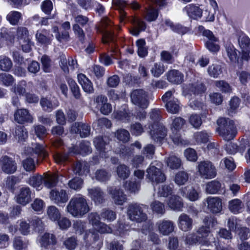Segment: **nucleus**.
Segmentation results:
<instances>
[{
	"label": "nucleus",
	"mask_w": 250,
	"mask_h": 250,
	"mask_svg": "<svg viewBox=\"0 0 250 250\" xmlns=\"http://www.w3.org/2000/svg\"><path fill=\"white\" fill-rule=\"evenodd\" d=\"M108 193L111 195L112 199L115 204L122 205L126 202V195L122 189L111 188L108 189Z\"/></svg>",
	"instance_id": "obj_21"
},
{
	"label": "nucleus",
	"mask_w": 250,
	"mask_h": 250,
	"mask_svg": "<svg viewBox=\"0 0 250 250\" xmlns=\"http://www.w3.org/2000/svg\"><path fill=\"white\" fill-rule=\"evenodd\" d=\"M147 177L152 182L158 183L166 180L165 175L159 168L156 167L154 163H151L146 169Z\"/></svg>",
	"instance_id": "obj_12"
},
{
	"label": "nucleus",
	"mask_w": 250,
	"mask_h": 250,
	"mask_svg": "<svg viewBox=\"0 0 250 250\" xmlns=\"http://www.w3.org/2000/svg\"><path fill=\"white\" fill-rule=\"evenodd\" d=\"M78 81L81 85L84 92L91 93L93 92V87L91 81L83 74H79L77 76Z\"/></svg>",
	"instance_id": "obj_35"
},
{
	"label": "nucleus",
	"mask_w": 250,
	"mask_h": 250,
	"mask_svg": "<svg viewBox=\"0 0 250 250\" xmlns=\"http://www.w3.org/2000/svg\"><path fill=\"white\" fill-rule=\"evenodd\" d=\"M238 42L242 53V58L248 61L250 59V39L245 35H241Z\"/></svg>",
	"instance_id": "obj_14"
},
{
	"label": "nucleus",
	"mask_w": 250,
	"mask_h": 250,
	"mask_svg": "<svg viewBox=\"0 0 250 250\" xmlns=\"http://www.w3.org/2000/svg\"><path fill=\"white\" fill-rule=\"evenodd\" d=\"M227 56L230 61L232 63H237L241 65L243 61H245L242 58V53L238 51L231 44H229L226 48Z\"/></svg>",
	"instance_id": "obj_17"
},
{
	"label": "nucleus",
	"mask_w": 250,
	"mask_h": 250,
	"mask_svg": "<svg viewBox=\"0 0 250 250\" xmlns=\"http://www.w3.org/2000/svg\"><path fill=\"white\" fill-rule=\"evenodd\" d=\"M205 90V87L204 85L201 83H197L194 86L192 85L191 86H190L189 88H184V92L187 94L189 93L190 91L193 92L194 94L196 93L199 94L201 92H204Z\"/></svg>",
	"instance_id": "obj_60"
},
{
	"label": "nucleus",
	"mask_w": 250,
	"mask_h": 250,
	"mask_svg": "<svg viewBox=\"0 0 250 250\" xmlns=\"http://www.w3.org/2000/svg\"><path fill=\"white\" fill-rule=\"evenodd\" d=\"M218 125L217 131L225 140L229 141L234 138L237 130L233 122L225 118H220L217 121Z\"/></svg>",
	"instance_id": "obj_3"
},
{
	"label": "nucleus",
	"mask_w": 250,
	"mask_h": 250,
	"mask_svg": "<svg viewBox=\"0 0 250 250\" xmlns=\"http://www.w3.org/2000/svg\"><path fill=\"white\" fill-rule=\"evenodd\" d=\"M90 145V144L89 142L83 141L80 144L79 149L75 147H73L69 149V152L76 154H81L83 155H87L91 152Z\"/></svg>",
	"instance_id": "obj_36"
},
{
	"label": "nucleus",
	"mask_w": 250,
	"mask_h": 250,
	"mask_svg": "<svg viewBox=\"0 0 250 250\" xmlns=\"http://www.w3.org/2000/svg\"><path fill=\"white\" fill-rule=\"evenodd\" d=\"M167 77L169 82L176 84H179L182 82L184 76L179 71L173 70L167 73Z\"/></svg>",
	"instance_id": "obj_39"
},
{
	"label": "nucleus",
	"mask_w": 250,
	"mask_h": 250,
	"mask_svg": "<svg viewBox=\"0 0 250 250\" xmlns=\"http://www.w3.org/2000/svg\"><path fill=\"white\" fill-rule=\"evenodd\" d=\"M159 233L164 236H167L172 233L175 228L174 222L171 220L162 219L156 224Z\"/></svg>",
	"instance_id": "obj_15"
},
{
	"label": "nucleus",
	"mask_w": 250,
	"mask_h": 250,
	"mask_svg": "<svg viewBox=\"0 0 250 250\" xmlns=\"http://www.w3.org/2000/svg\"><path fill=\"white\" fill-rule=\"evenodd\" d=\"M130 226L128 224L119 222L117 228L113 231L116 235L124 236L128 234Z\"/></svg>",
	"instance_id": "obj_50"
},
{
	"label": "nucleus",
	"mask_w": 250,
	"mask_h": 250,
	"mask_svg": "<svg viewBox=\"0 0 250 250\" xmlns=\"http://www.w3.org/2000/svg\"><path fill=\"white\" fill-rule=\"evenodd\" d=\"M214 84L222 92L229 93L232 92L231 87L225 81H216L214 82Z\"/></svg>",
	"instance_id": "obj_54"
},
{
	"label": "nucleus",
	"mask_w": 250,
	"mask_h": 250,
	"mask_svg": "<svg viewBox=\"0 0 250 250\" xmlns=\"http://www.w3.org/2000/svg\"><path fill=\"white\" fill-rule=\"evenodd\" d=\"M177 223L179 229L184 232L188 231L193 228L192 219L184 213L179 216Z\"/></svg>",
	"instance_id": "obj_18"
},
{
	"label": "nucleus",
	"mask_w": 250,
	"mask_h": 250,
	"mask_svg": "<svg viewBox=\"0 0 250 250\" xmlns=\"http://www.w3.org/2000/svg\"><path fill=\"white\" fill-rule=\"evenodd\" d=\"M112 2L118 8L120 14V22H123L126 15L125 12L123 10V8L125 7L127 4L126 1L125 0H113Z\"/></svg>",
	"instance_id": "obj_48"
},
{
	"label": "nucleus",
	"mask_w": 250,
	"mask_h": 250,
	"mask_svg": "<svg viewBox=\"0 0 250 250\" xmlns=\"http://www.w3.org/2000/svg\"><path fill=\"white\" fill-rule=\"evenodd\" d=\"M248 146V141L246 140L241 142L239 146L236 143L230 142L226 144V150L228 153L234 154L238 152L243 153Z\"/></svg>",
	"instance_id": "obj_24"
},
{
	"label": "nucleus",
	"mask_w": 250,
	"mask_h": 250,
	"mask_svg": "<svg viewBox=\"0 0 250 250\" xmlns=\"http://www.w3.org/2000/svg\"><path fill=\"white\" fill-rule=\"evenodd\" d=\"M88 195L96 204H102L104 201V192L99 188H88Z\"/></svg>",
	"instance_id": "obj_26"
},
{
	"label": "nucleus",
	"mask_w": 250,
	"mask_h": 250,
	"mask_svg": "<svg viewBox=\"0 0 250 250\" xmlns=\"http://www.w3.org/2000/svg\"><path fill=\"white\" fill-rule=\"evenodd\" d=\"M188 175L185 171H179L175 175L174 178L175 183L179 185H184L188 180Z\"/></svg>",
	"instance_id": "obj_57"
},
{
	"label": "nucleus",
	"mask_w": 250,
	"mask_h": 250,
	"mask_svg": "<svg viewBox=\"0 0 250 250\" xmlns=\"http://www.w3.org/2000/svg\"><path fill=\"white\" fill-rule=\"evenodd\" d=\"M66 211L74 217L83 216L89 211L86 198L80 194L73 196L66 207Z\"/></svg>",
	"instance_id": "obj_1"
},
{
	"label": "nucleus",
	"mask_w": 250,
	"mask_h": 250,
	"mask_svg": "<svg viewBox=\"0 0 250 250\" xmlns=\"http://www.w3.org/2000/svg\"><path fill=\"white\" fill-rule=\"evenodd\" d=\"M199 175L204 179H212L217 174L215 167L209 161H202L198 163L197 167Z\"/></svg>",
	"instance_id": "obj_4"
},
{
	"label": "nucleus",
	"mask_w": 250,
	"mask_h": 250,
	"mask_svg": "<svg viewBox=\"0 0 250 250\" xmlns=\"http://www.w3.org/2000/svg\"><path fill=\"white\" fill-rule=\"evenodd\" d=\"M149 127L150 135L155 141H161L167 134V129L161 123L151 125Z\"/></svg>",
	"instance_id": "obj_11"
},
{
	"label": "nucleus",
	"mask_w": 250,
	"mask_h": 250,
	"mask_svg": "<svg viewBox=\"0 0 250 250\" xmlns=\"http://www.w3.org/2000/svg\"><path fill=\"white\" fill-rule=\"evenodd\" d=\"M208 209L213 213H217L222 210V200L217 197H209L206 200Z\"/></svg>",
	"instance_id": "obj_19"
},
{
	"label": "nucleus",
	"mask_w": 250,
	"mask_h": 250,
	"mask_svg": "<svg viewBox=\"0 0 250 250\" xmlns=\"http://www.w3.org/2000/svg\"><path fill=\"white\" fill-rule=\"evenodd\" d=\"M116 171L119 177L122 179L127 178L130 174L129 167L125 165H119L117 167Z\"/></svg>",
	"instance_id": "obj_53"
},
{
	"label": "nucleus",
	"mask_w": 250,
	"mask_h": 250,
	"mask_svg": "<svg viewBox=\"0 0 250 250\" xmlns=\"http://www.w3.org/2000/svg\"><path fill=\"white\" fill-rule=\"evenodd\" d=\"M165 71V67L160 62L155 63L150 70L152 75L157 78L160 77Z\"/></svg>",
	"instance_id": "obj_52"
},
{
	"label": "nucleus",
	"mask_w": 250,
	"mask_h": 250,
	"mask_svg": "<svg viewBox=\"0 0 250 250\" xmlns=\"http://www.w3.org/2000/svg\"><path fill=\"white\" fill-rule=\"evenodd\" d=\"M173 185H162L159 187L157 194L160 197H167L172 192Z\"/></svg>",
	"instance_id": "obj_64"
},
{
	"label": "nucleus",
	"mask_w": 250,
	"mask_h": 250,
	"mask_svg": "<svg viewBox=\"0 0 250 250\" xmlns=\"http://www.w3.org/2000/svg\"><path fill=\"white\" fill-rule=\"evenodd\" d=\"M73 171L76 174L83 175L88 172V169L85 163L78 162L74 166Z\"/></svg>",
	"instance_id": "obj_58"
},
{
	"label": "nucleus",
	"mask_w": 250,
	"mask_h": 250,
	"mask_svg": "<svg viewBox=\"0 0 250 250\" xmlns=\"http://www.w3.org/2000/svg\"><path fill=\"white\" fill-rule=\"evenodd\" d=\"M132 103L142 108H146L148 105L147 95L143 89H136L133 91L130 95Z\"/></svg>",
	"instance_id": "obj_6"
},
{
	"label": "nucleus",
	"mask_w": 250,
	"mask_h": 250,
	"mask_svg": "<svg viewBox=\"0 0 250 250\" xmlns=\"http://www.w3.org/2000/svg\"><path fill=\"white\" fill-rule=\"evenodd\" d=\"M167 166L171 169H178L181 165V160L174 155H170L166 160Z\"/></svg>",
	"instance_id": "obj_47"
},
{
	"label": "nucleus",
	"mask_w": 250,
	"mask_h": 250,
	"mask_svg": "<svg viewBox=\"0 0 250 250\" xmlns=\"http://www.w3.org/2000/svg\"><path fill=\"white\" fill-rule=\"evenodd\" d=\"M240 103V99L236 97H232L229 101V107L228 109L229 114L232 115L235 113Z\"/></svg>",
	"instance_id": "obj_61"
},
{
	"label": "nucleus",
	"mask_w": 250,
	"mask_h": 250,
	"mask_svg": "<svg viewBox=\"0 0 250 250\" xmlns=\"http://www.w3.org/2000/svg\"><path fill=\"white\" fill-rule=\"evenodd\" d=\"M19 229L21 233L24 235H27L32 233V228L29 224L24 220H20Z\"/></svg>",
	"instance_id": "obj_59"
},
{
	"label": "nucleus",
	"mask_w": 250,
	"mask_h": 250,
	"mask_svg": "<svg viewBox=\"0 0 250 250\" xmlns=\"http://www.w3.org/2000/svg\"><path fill=\"white\" fill-rule=\"evenodd\" d=\"M150 206L152 211L156 214L163 215L165 213V205L160 201H154Z\"/></svg>",
	"instance_id": "obj_49"
},
{
	"label": "nucleus",
	"mask_w": 250,
	"mask_h": 250,
	"mask_svg": "<svg viewBox=\"0 0 250 250\" xmlns=\"http://www.w3.org/2000/svg\"><path fill=\"white\" fill-rule=\"evenodd\" d=\"M38 242L42 247L47 248L49 246L56 245L57 240L53 234L45 232L39 236Z\"/></svg>",
	"instance_id": "obj_23"
},
{
	"label": "nucleus",
	"mask_w": 250,
	"mask_h": 250,
	"mask_svg": "<svg viewBox=\"0 0 250 250\" xmlns=\"http://www.w3.org/2000/svg\"><path fill=\"white\" fill-rule=\"evenodd\" d=\"M228 208L233 214L242 212L244 209V204L239 199H232L228 202Z\"/></svg>",
	"instance_id": "obj_30"
},
{
	"label": "nucleus",
	"mask_w": 250,
	"mask_h": 250,
	"mask_svg": "<svg viewBox=\"0 0 250 250\" xmlns=\"http://www.w3.org/2000/svg\"><path fill=\"white\" fill-rule=\"evenodd\" d=\"M185 124V121L181 117H175L172 120L171 130L179 131Z\"/></svg>",
	"instance_id": "obj_63"
},
{
	"label": "nucleus",
	"mask_w": 250,
	"mask_h": 250,
	"mask_svg": "<svg viewBox=\"0 0 250 250\" xmlns=\"http://www.w3.org/2000/svg\"><path fill=\"white\" fill-rule=\"evenodd\" d=\"M49 198L52 203L60 205L65 204L69 199V196L66 190L54 188L49 191Z\"/></svg>",
	"instance_id": "obj_7"
},
{
	"label": "nucleus",
	"mask_w": 250,
	"mask_h": 250,
	"mask_svg": "<svg viewBox=\"0 0 250 250\" xmlns=\"http://www.w3.org/2000/svg\"><path fill=\"white\" fill-rule=\"evenodd\" d=\"M127 214L130 220L138 223L145 221L147 219L146 214L143 212L142 207L138 205H129Z\"/></svg>",
	"instance_id": "obj_5"
},
{
	"label": "nucleus",
	"mask_w": 250,
	"mask_h": 250,
	"mask_svg": "<svg viewBox=\"0 0 250 250\" xmlns=\"http://www.w3.org/2000/svg\"><path fill=\"white\" fill-rule=\"evenodd\" d=\"M0 167L1 170L8 174L14 173L17 168L15 161L7 156L0 157Z\"/></svg>",
	"instance_id": "obj_13"
},
{
	"label": "nucleus",
	"mask_w": 250,
	"mask_h": 250,
	"mask_svg": "<svg viewBox=\"0 0 250 250\" xmlns=\"http://www.w3.org/2000/svg\"><path fill=\"white\" fill-rule=\"evenodd\" d=\"M197 233L200 239V244L208 246L213 242L214 238L210 234V229L204 226L200 227L197 230Z\"/></svg>",
	"instance_id": "obj_16"
},
{
	"label": "nucleus",
	"mask_w": 250,
	"mask_h": 250,
	"mask_svg": "<svg viewBox=\"0 0 250 250\" xmlns=\"http://www.w3.org/2000/svg\"><path fill=\"white\" fill-rule=\"evenodd\" d=\"M43 177L41 175L33 176L30 177L27 183L38 190L42 189Z\"/></svg>",
	"instance_id": "obj_42"
},
{
	"label": "nucleus",
	"mask_w": 250,
	"mask_h": 250,
	"mask_svg": "<svg viewBox=\"0 0 250 250\" xmlns=\"http://www.w3.org/2000/svg\"><path fill=\"white\" fill-rule=\"evenodd\" d=\"M111 25L112 22L108 18L104 17L102 19L98 30L103 34V42L104 43L113 40V36L110 30Z\"/></svg>",
	"instance_id": "obj_9"
},
{
	"label": "nucleus",
	"mask_w": 250,
	"mask_h": 250,
	"mask_svg": "<svg viewBox=\"0 0 250 250\" xmlns=\"http://www.w3.org/2000/svg\"><path fill=\"white\" fill-rule=\"evenodd\" d=\"M46 32H39L37 31L36 37L37 41L42 44H44L45 45L50 44L51 43V41L52 40L53 36L46 37L45 34H46Z\"/></svg>",
	"instance_id": "obj_51"
},
{
	"label": "nucleus",
	"mask_w": 250,
	"mask_h": 250,
	"mask_svg": "<svg viewBox=\"0 0 250 250\" xmlns=\"http://www.w3.org/2000/svg\"><path fill=\"white\" fill-rule=\"evenodd\" d=\"M12 66L11 61L5 56L0 57V69L2 71H8Z\"/></svg>",
	"instance_id": "obj_62"
},
{
	"label": "nucleus",
	"mask_w": 250,
	"mask_h": 250,
	"mask_svg": "<svg viewBox=\"0 0 250 250\" xmlns=\"http://www.w3.org/2000/svg\"><path fill=\"white\" fill-rule=\"evenodd\" d=\"M23 155L27 158L23 161V166L26 171H30L35 169L33 159L38 156L45 157L47 154L43 146L33 143L30 147L25 149Z\"/></svg>",
	"instance_id": "obj_2"
},
{
	"label": "nucleus",
	"mask_w": 250,
	"mask_h": 250,
	"mask_svg": "<svg viewBox=\"0 0 250 250\" xmlns=\"http://www.w3.org/2000/svg\"><path fill=\"white\" fill-rule=\"evenodd\" d=\"M183 11L186 12L189 17L197 20L202 16L203 10L196 5L190 4L187 5Z\"/></svg>",
	"instance_id": "obj_27"
},
{
	"label": "nucleus",
	"mask_w": 250,
	"mask_h": 250,
	"mask_svg": "<svg viewBox=\"0 0 250 250\" xmlns=\"http://www.w3.org/2000/svg\"><path fill=\"white\" fill-rule=\"evenodd\" d=\"M14 119L19 124L32 123L33 118L29 111L24 108L17 109L14 113Z\"/></svg>",
	"instance_id": "obj_20"
},
{
	"label": "nucleus",
	"mask_w": 250,
	"mask_h": 250,
	"mask_svg": "<svg viewBox=\"0 0 250 250\" xmlns=\"http://www.w3.org/2000/svg\"><path fill=\"white\" fill-rule=\"evenodd\" d=\"M200 239L198 235L194 232L187 234L185 236L184 242L186 245L188 246H193L197 243L200 244Z\"/></svg>",
	"instance_id": "obj_55"
},
{
	"label": "nucleus",
	"mask_w": 250,
	"mask_h": 250,
	"mask_svg": "<svg viewBox=\"0 0 250 250\" xmlns=\"http://www.w3.org/2000/svg\"><path fill=\"white\" fill-rule=\"evenodd\" d=\"M94 145L97 150L99 151L100 157L107 158L108 150L110 147L108 146L109 139L106 137H99L95 138L93 141Z\"/></svg>",
	"instance_id": "obj_10"
},
{
	"label": "nucleus",
	"mask_w": 250,
	"mask_h": 250,
	"mask_svg": "<svg viewBox=\"0 0 250 250\" xmlns=\"http://www.w3.org/2000/svg\"><path fill=\"white\" fill-rule=\"evenodd\" d=\"M207 72L210 77L217 78L223 73V67L220 64L215 63L208 66Z\"/></svg>",
	"instance_id": "obj_38"
},
{
	"label": "nucleus",
	"mask_w": 250,
	"mask_h": 250,
	"mask_svg": "<svg viewBox=\"0 0 250 250\" xmlns=\"http://www.w3.org/2000/svg\"><path fill=\"white\" fill-rule=\"evenodd\" d=\"M15 138L17 141L21 143L24 142L27 137L26 129L23 126H19L15 128Z\"/></svg>",
	"instance_id": "obj_45"
},
{
	"label": "nucleus",
	"mask_w": 250,
	"mask_h": 250,
	"mask_svg": "<svg viewBox=\"0 0 250 250\" xmlns=\"http://www.w3.org/2000/svg\"><path fill=\"white\" fill-rule=\"evenodd\" d=\"M166 107L167 111L172 114H176L180 110L179 102L176 98H173L172 100L167 102L166 104Z\"/></svg>",
	"instance_id": "obj_44"
},
{
	"label": "nucleus",
	"mask_w": 250,
	"mask_h": 250,
	"mask_svg": "<svg viewBox=\"0 0 250 250\" xmlns=\"http://www.w3.org/2000/svg\"><path fill=\"white\" fill-rule=\"evenodd\" d=\"M125 189L131 193H136L140 189V182L139 181L128 180L124 185Z\"/></svg>",
	"instance_id": "obj_40"
},
{
	"label": "nucleus",
	"mask_w": 250,
	"mask_h": 250,
	"mask_svg": "<svg viewBox=\"0 0 250 250\" xmlns=\"http://www.w3.org/2000/svg\"><path fill=\"white\" fill-rule=\"evenodd\" d=\"M131 22L133 27L129 30V32L133 36H137L141 31H144L146 28L145 22L139 18H132Z\"/></svg>",
	"instance_id": "obj_28"
},
{
	"label": "nucleus",
	"mask_w": 250,
	"mask_h": 250,
	"mask_svg": "<svg viewBox=\"0 0 250 250\" xmlns=\"http://www.w3.org/2000/svg\"><path fill=\"white\" fill-rule=\"evenodd\" d=\"M31 191L28 187L22 188L20 189L17 197V202L22 205H25L31 200Z\"/></svg>",
	"instance_id": "obj_32"
},
{
	"label": "nucleus",
	"mask_w": 250,
	"mask_h": 250,
	"mask_svg": "<svg viewBox=\"0 0 250 250\" xmlns=\"http://www.w3.org/2000/svg\"><path fill=\"white\" fill-rule=\"evenodd\" d=\"M6 21L13 26L20 24L22 20V15L21 12L16 10H11L6 15Z\"/></svg>",
	"instance_id": "obj_29"
},
{
	"label": "nucleus",
	"mask_w": 250,
	"mask_h": 250,
	"mask_svg": "<svg viewBox=\"0 0 250 250\" xmlns=\"http://www.w3.org/2000/svg\"><path fill=\"white\" fill-rule=\"evenodd\" d=\"M167 205L171 210L176 211H181L184 207L182 199L179 196L172 195L167 201Z\"/></svg>",
	"instance_id": "obj_25"
},
{
	"label": "nucleus",
	"mask_w": 250,
	"mask_h": 250,
	"mask_svg": "<svg viewBox=\"0 0 250 250\" xmlns=\"http://www.w3.org/2000/svg\"><path fill=\"white\" fill-rule=\"evenodd\" d=\"M73 133H78L81 137H86L90 134V128L87 125L82 123H75L71 128Z\"/></svg>",
	"instance_id": "obj_31"
},
{
	"label": "nucleus",
	"mask_w": 250,
	"mask_h": 250,
	"mask_svg": "<svg viewBox=\"0 0 250 250\" xmlns=\"http://www.w3.org/2000/svg\"><path fill=\"white\" fill-rule=\"evenodd\" d=\"M47 214L48 218L54 222L58 221L61 216L59 209L54 206H51L47 208Z\"/></svg>",
	"instance_id": "obj_46"
},
{
	"label": "nucleus",
	"mask_w": 250,
	"mask_h": 250,
	"mask_svg": "<svg viewBox=\"0 0 250 250\" xmlns=\"http://www.w3.org/2000/svg\"><path fill=\"white\" fill-rule=\"evenodd\" d=\"M164 30L167 29V27H169L172 31L179 34H184L188 31V29L182 25L177 24H174L168 19H165L161 25Z\"/></svg>",
	"instance_id": "obj_33"
},
{
	"label": "nucleus",
	"mask_w": 250,
	"mask_h": 250,
	"mask_svg": "<svg viewBox=\"0 0 250 250\" xmlns=\"http://www.w3.org/2000/svg\"><path fill=\"white\" fill-rule=\"evenodd\" d=\"M58 182V178L56 174H46L43 177L44 186L47 188L55 187Z\"/></svg>",
	"instance_id": "obj_41"
},
{
	"label": "nucleus",
	"mask_w": 250,
	"mask_h": 250,
	"mask_svg": "<svg viewBox=\"0 0 250 250\" xmlns=\"http://www.w3.org/2000/svg\"><path fill=\"white\" fill-rule=\"evenodd\" d=\"M113 116L115 118L124 122L128 121L131 117L128 110L125 108L114 113Z\"/></svg>",
	"instance_id": "obj_56"
},
{
	"label": "nucleus",
	"mask_w": 250,
	"mask_h": 250,
	"mask_svg": "<svg viewBox=\"0 0 250 250\" xmlns=\"http://www.w3.org/2000/svg\"><path fill=\"white\" fill-rule=\"evenodd\" d=\"M181 195L190 201H196L200 198L199 192L193 188H182L181 189Z\"/></svg>",
	"instance_id": "obj_37"
},
{
	"label": "nucleus",
	"mask_w": 250,
	"mask_h": 250,
	"mask_svg": "<svg viewBox=\"0 0 250 250\" xmlns=\"http://www.w3.org/2000/svg\"><path fill=\"white\" fill-rule=\"evenodd\" d=\"M221 184L216 180H212L206 185V191L209 194H216L221 189Z\"/></svg>",
	"instance_id": "obj_43"
},
{
	"label": "nucleus",
	"mask_w": 250,
	"mask_h": 250,
	"mask_svg": "<svg viewBox=\"0 0 250 250\" xmlns=\"http://www.w3.org/2000/svg\"><path fill=\"white\" fill-rule=\"evenodd\" d=\"M78 81L81 85L84 92L91 93L93 92V87L91 81L83 74H79L77 76Z\"/></svg>",
	"instance_id": "obj_34"
},
{
	"label": "nucleus",
	"mask_w": 250,
	"mask_h": 250,
	"mask_svg": "<svg viewBox=\"0 0 250 250\" xmlns=\"http://www.w3.org/2000/svg\"><path fill=\"white\" fill-rule=\"evenodd\" d=\"M32 87V84L31 83H27L26 82L21 81L19 82L14 86L12 87L11 89V91L15 95L26 96V94L30 91Z\"/></svg>",
	"instance_id": "obj_22"
},
{
	"label": "nucleus",
	"mask_w": 250,
	"mask_h": 250,
	"mask_svg": "<svg viewBox=\"0 0 250 250\" xmlns=\"http://www.w3.org/2000/svg\"><path fill=\"white\" fill-rule=\"evenodd\" d=\"M17 36L23 51L28 52L31 50V43L26 28L20 27L17 29Z\"/></svg>",
	"instance_id": "obj_8"
}]
</instances>
